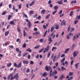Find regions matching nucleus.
I'll return each instance as SVG.
<instances>
[{
	"mask_svg": "<svg viewBox=\"0 0 80 80\" xmlns=\"http://www.w3.org/2000/svg\"><path fill=\"white\" fill-rule=\"evenodd\" d=\"M47 72H44L42 74V76L45 77V76H47Z\"/></svg>",
	"mask_w": 80,
	"mask_h": 80,
	"instance_id": "10",
	"label": "nucleus"
},
{
	"mask_svg": "<svg viewBox=\"0 0 80 80\" xmlns=\"http://www.w3.org/2000/svg\"><path fill=\"white\" fill-rule=\"evenodd\" d=\"M68 62L67 61L65 62V65H68Z\"/></svg>",
	"mask_w": 80,
	"mask_h": 80,
	"instance_id": "61",
	"label": "nucleus"
},
{
	"mask_svg": "<svg viewBox=\"0 0 80 80\" xmlns=\"http://www.w3.org/2000/svg\"><path fill=\"white\" fill-rule=\"evenodd\" d=\"M58 7L57 6H56L55 7H54V8L55 10H57V9H58Z\"/></svg>",
	"mask_w": 80,
	"mask_h": 80,
	"instance_id": "29",
	"label": "nucleus"
},
{
	"mask_svg": "<svg viewBox=\"0 0 80 80\" xmlns=\"http://www.w3.org/2000/svg\"><path fill=\"white\" fill-rule=\"evenodd\" d=\"M28 25H29V28H30V26H31V23H30V22H28Z\"/></svg>",
	"mask_w": 80,
	"mask_h": 80,
	"instance_id": "40",
	"label": "nucleus"
},
{
	"mask_svg": "<svg viewBox=\"0 0 80 80\" xmlns=\"http://www.w3.org/2000/svg\"><path fill=\"white\" fill-rule=\"evenodd\" d=\"M78 20H75L74 21V24L75 25L76 24H77V23H78Z\"/></svg>",
	"mask_w": 80,
	"mask_h": 80,
	"instance_id": "32",
	"label": "nucleus"
},
{
	"mask_svg": "<svg viewBox=\"0 0 80 80\" xmlns=\"http://www.w3.org/2000/svg\"><path fill=\"white\" fill-rule=\"evenodd\" d=\"M67 38L68 40H69V39H70V36H69V35H67Z\"/></svg>",
	"mask_w": 80,
	"mask_h": 80,
	"instance_id": "39",
	"label": "nucleus"
},
{
	"mask_svg": "<svg viewBox=\"0 0 80 80\" xmlns=\"http://www.w3.org/2000/svg\"><path fill=\"white\" fill-rule=\"evenodd\" d=\"M10 24H12V25H14L15 24V22H14V21H11L10 22Z\"/></svg>",
	"mask_w": 80,
	"mask_h": 80,
	"instance_id": "21",
	"label": "nucleus"
},
{
	"mask_svg": "<svg viewBox=\"0 0 80 80\" xmlns=\"http://www.w3.org/2000/svg\"><path fill=\"white\" fill-rule=\"evenodd\" d=\"M43 28H44V29H46V26H45V25H43Z\"/></svg>",
	"mask_w": 80,
	"mask_h": 80,
	"instance_id": "56",
	"label": "nucleus"
},
{
	"mask_svg": "<svg viewBox=\"0 0 80 80\" xmlns=\"http://www.w3.org/2000/svg\"><path fill=\"white\" fill-rule=\"evenodd\" d=\"M78 37V35H77L76 36H74L73 38V40H75V39H77Z\"/></svg>",
	"mask_w": 80,
	"mask_h": 80,
	"instance_id": "13",
	"label": "nucleus"
},
{
	"mask_svg": "<svg viewBox=\"0 0 80 80\" xmlns=\"http://www.w3.org/2000/svg\"><path fill=\"white\" fill-rule=\"evenodd\" d=\"M23 63H25V64H28V61L26 60H24L23 61Z\"/></svg>",
	"mask_w": 80,
	"mask_h": 80,
	"instance_id": "18",
	"label": "nucleus"
},
{
	"mask_svg": "<svg viewBox=\"0 0 80 80\" xmlns=\"http://www.w3.org/2000/svg\"><path fill=\"white\" fill-rule=\"evenodd\" d=\"M39 47H40V45H38V46H35L34 48V49H37V48H39Z\"/></svg>",
	"mask_w": 80,
	"mask_h": 80,
	"instance_id": "38",
	"label": "nucleus"
},
{
	"mask_svg": "<svg viewBox=\"0 0 80 80\" xmlns=\"http://www.w3.org/2000/svg\"><path fill=\"white\" fill-rule=\"evenodd\" d=\"M12 65V63L10 62V63H8L7 64V66L8 67H10V66Z\"/></svg>",
	"mask_w": 80,
	"mask_h": 80,
	"instance_id": "19",
	"label": "nucleus"
},
{
	"mask_svg": "<svg viewBox=\"0 0 80 80\" xmlns=\"http://www.w3.org/2000/svg\"><path fill=\"white\" fill-rule=\"evenodd\" d=\"M30 58V55H28V59H29V58Z\"/></svg>",
	"mask_w": 80,
	"mask_h": 80,
	"instance_id": "63",
	"label": "nucleus"
},
{
	"mask_svg": "<svg viewBox=\"0 0 80 80\" xmlns=\"http://www.w3.org/2000/svg\"><path fill=\"white\" fill-rule=\"evenodd\" d=\"M73 15V11H72L71 12L70 14V17H72Z\"/></svg>",
	"mask_w": 80,
	"mask_h": 80,
	"instance_id": "31",
	"label": "nucleus"
},
{
	"mask_svg": "<svg viewBox=\"0 0 80 80\" xmlns=\"http://www.w3.org/2000/svg\"><path fill=\"white\" fill-rule=\"evenodd\" d=\"M21 4H20L19 5H18L19 8H22V6H21Z\"/></svg>",
	"mask_w": 80,
	"mask_h": 80,
	"instance_id": "55",
	"label": "nucleus"
},
{
	"mask_svg": "<svg viewBox=\"0 0 80 80\" xmlns=\"http://www.w3.org/2000/svg\"><path fill=\"white\" fill-rule=\"evenodd\" d=\"M58 4H59V5H62L63 4V2H62V1H59L58 2Z\"/></svg>",
	"mask_w": 80,
	"mask_h": 80,
	"instance_id": "16",
	"label": "nucleus"
},
{
	"mask_svg": "<svg viewBox=\"0 0 80 80\" xmlns=\"http://www.w3.org/2000/svg\"><path fill=\"white\" fill-rule=\"evenodd\" d=\"M13 10H15V6L13 5Z\"/></svg>",
	"mask_w": 80,
	"mask_h": 80,
	"instance_id": "52",
	"label": "nucleus"
},
{
	"mask_svg": "<svg viewBox=\"0 0 80 80\" xmlns=\"http://www.w3.org/2000/svg\"><path fill=\"white\" fill-rule=\"evenodd\" d=\"M26 45H27V44L26 43H25L23 45V48H25L26 47Z\"/></svg>",
	"mask_w": 80,
	"mask_h": 80,
	"instance_id": "42",
	"label": "nucleus"
},
{
	"mask_svg": "<svg viewBox=\"0 0 80 80\" xmlns=\"http://www.w3.org/2000/svg\"><path fill=\"white\" fill-rule=\"evenodd\" d=\"M8 33H9V31L6 32L5 33V36L7 37L8 35Z\"/></svg>",
	"mask_w": 80,
	"mask_h": 80,
	"instance_id": "15",
	"label": "nucleus"
},
{
	"mask_svg": "<svg viewBox=\"0 0 80 80\" xmlns=\"http://www.w3.org/2000/svg\"><path fill=\"white\" fill-rule=\"evenodd\" d=\"M76 19H78V20H79V19H80V15L79 16H77Z\"/></svg>",
	"mask_w": 80,
	"mask_h": 80,
	"instance_id": "27",
	"label": "nucleus"
},
{
	"mask_svg": "<svg viewBox=\"0 0 80 80\" xmlns=\"http://www.w3.org/2000/svg\"><path fill=\"white\" fill-rule=\"evenodd\" d=\"M66 23V22L65 21V20H63L61 24V25H65Z\"/></svg>",
	"mask_w": 80,
	"mask_h": 80,
	"instance_id": "8",
	"label": "nucleus"
},
{
	"mask_svg": "<svg viewBox=\"0 0 80 80\" xmlns=\"http://www.w3.org/2000/svg\"><path fill=\"white\" fill-rule=\"evenodd\" d=\"M57 47H53L52 48V51H53V50H57Z\"/></svg>",
	"mask_w": 80,
	"mask_h": 80,
	"instance_id": "23",
	"label": "nucleus"
},
{
	"mask_svg": "<svg viewBox=\"0 0 80 80\" xmlns=\"http://www.w3.org/2000/svg\"><path fill=\"white\" fill-rule=\"evenodd\" d=\"M49 47H50L49 46H48L46 48H45L43 51V53H45L46 52H48V50H49Z\"/></svg>",
	"mask_w": 80,
	"mask_h": 80,
	"instance_id": "5",
	"label": "nucleus"
},
{
	"mask_svg": "<svg viewBox=\"0 0 80 80\" xmlns=\"http://www.w3.org/2000/svg\"><path fill=\"white\" fill-rule=\"evenodd\" d=\"M78 54V52L75 51L73 53V58L76 57L77 55Z\"/></svg>",
	"mask_w": 80,
	"mask_h": 80,
	"instance_id": "4",
	"label": "nucleus"
},
{
	"mask_svg": "<svg viewBox=\"0 0 80 80\" xmlns=\"http://www.w3.org/2000/svg\"><path fill=\"white\" fill-rule=\"evenodd\" d=\"M30 64L31 65H32V64H33V62L32 61H31L30 62Z\"/></svg>",
	"mask_w": 80,
	"mask_h": 80,
	"instance_id": "50",
	"label": "nucleus"
},
{
	"mask_svg": "<svg viewBox=\"0 0 80 80\" xmlns=\"http://www.w3.org/2000/svg\"><path fill=\"white\" fill-rule=\"evenodd\" d=\"M6 13H7V12L6 11H5L4 12H3L2 13V15H5Z\"/></svg>",
	"mask_w": 80,
	"mask_h": 80,
	"instance_id": "37",
	"label": "nucleus"
},
{
	"mask_svg": "<svg viewBox=\"0 0 80 80\" xmlns=\"http://www.w3.org/2000/svg\"><path fill=\"white\" fill-rule=\"evenodd\" d=\"M9 47H10V48H12L13 49V46L12 45H10L9 46Z\"/></svg>",
	"mask_w": 80,
	"mask_h": 80,
	"instance_id": "49",
	"label": "nucleus"
},
{
	"mask_svg": "<svg viewBox=\"0 0 80 80\" xmlns=\"http://www.w3.org/2000/svg\"><path fill=\"white\" fill-rule=\"evenodd\" d=\"M23 36L24 37H25V36L26 35V34L25 33V31H24L23 32Z\"/></svg>",
	"mask_w": 80,
	"mask_h": 80,
	"instance_id": "57",
	"label": "nucleus"
},
{
	"mask_svg": "<svg viewBox=\"0 0 80 80\" xmlns=\"http://www.w3.org/2000/svg\"><path fill=\"white\" fill-rule=\"evenodd\" d=\"M75 48V44H73L72 45V50H73V49Z\"/></svg>",
	"mask_w": 80,
	"mask_h": 80,
	"instance_id": "34",
	"label": "nucleus"
},
{
	"mask_svg": "<svg viewBox=\"0 0 80 80\" xmlns=\"http://www.w3.org/2000/svg\"><path fill=\"white\" fill-rule=\"evenodd\" d=\"M50 54H51V52H49L48 54L47 58H49L50 56Z\"/></svg>",
	"mask_w": 80,
	"mask_h": 80,
	"instance_id": "17",
	"label": "nucleus"
},
{
	"mask_svg": "<svg viewBox=\"0 0 80 80\" xmlns=\"http://www.w3.org/2000/svg\"><path fill=\"white\" fill-rule=\"evenodd\" d=\"M63 78V75H61V77L60 78V80H62Z\"/></svg>",
	"mask_w": 80,
	"mask_h": 80,
	"instance_id": "33",
	"label": "nucleus"
},
{
	"mask_svg": "<svg viewBox=\"0 0 80 80\" xmlns=\"http://www.w3.org/2000/svg\"><path fill=\"white\" fill-rule=\"evenodd\" d=\"M27 54H28V53H24L23 55V57H25V56H26V55H27Z\"/></svg>",
	"mask_w": 80,
	"mask_h": 80,
	"instance_id": "46",
	"label": "nucleus"
},
{
	"mask_svg": "<svg viewBox=\"0 0 80 80\" xmlns=\"http://www.w3.org/2000/svg\"><path fill=\"white\" fill-rule=\"evenodd\" d=\"M44 50V48L42 49L39 50V53H41L43 52V50Z\"/></svg>",
	"mask_w": 80,
	"mask_h": 80,
	"instance_id": "35",
	"label": "nucleus"
},
{
	"mask_svg": "<svg viewBox=\"0 0 80 80\" xmlns=\"http://www.w3.org/2000/svg\"><path fill=\"white\" fill-rule=\"evenodd\" d=\"M56 57H57V55H55L53 58V62H55V60L56 59Z\"/></svg>",
	"mask_w": 80,
	"mask_h": 80,
	"instance_id": "28",
	"label": "nucleus"
},
{
	"mask_svg": "<svg viewBox=\"0 0 80 80\" xmlns=\"http://www.w3.org/2000/svg\"><path fill=\"white\" fill-rule=\"evenodd\" d=\"M62 70H65L66 69V68H65L63 67H62L61 68Z\"/></svg>",
	"mask_w": 80,
	"mask_h": 80,
	"instance_id": "45",
	"label": "nucleus"
},
{
	"mask_svg": "<svg viewBox=\"0 0 80 80\" xmlns=\"http://www.w3.org/2000/svg\"><path fill=\"white\" fill-rule=\"evenodd\" d=\"M8 80L10 79L11 80H13V74L12 73L9 75L8 77Z\"/></svg>",
	"mask_w": 80,
	"mask_h": 80,
	"instance_id": "2",
	"label": "nucleus"
},
{
	"mask_svg": "<svg viewBox=\"0 0 80 80\" xmlns=\"http://www.w3.org/2000/svg\"><path fill=\"white\" fill-rule=\"evenodd\" d=\"M57 12V10L54 11L53 13V15H55V13H56Z\"/></svg>",
	"mask_w": 80,
	"mask_h": 80,
	"instance_id": "58",
	"label": "nucleus"
},
{
	"mask_svg": "<svg viewBox=\"0 0 80 80\" xmlns=\"http://www.w3.org/2000/svg\"><path fill=\"white\" fill-rule=\"evenodd\" d=\"M11 17H12V16H10V15H9V16L8 18V20H10V18H11Z\"/></svg>",
	"mask_w": 80,
	"mask_h": 80,
	"instance_id": "48",
	"label": "nucleus"
},
{
	"mask_svg": "<svg viewBox=\"0 0 80 80\" xmlns=\"http://www.w3.org/2000/svg\"><path fill=\"white\" fill-rule=\"evenodd\" d=\"M65 54H64L62 55L61 56V58H62V57H64V56H65Z\"/></svg>",
	"mask_w": 80,
	"mask_h": 80,
	"instance_id": "64",
	"label": "nucleus"
},
{
	"mask_svg": "<svg viewBox=\"0 0 80 80\" xmlns=\"http://www.w3.org/2000/svg\"><path fill=\"white\" fill-rule=\"evenodd\" d=\"M73 75V72H69V76H72Z\"/></svg>",
	"mask_w": 80,
	"mask_h": 80,
	"instance_id": "22",
	"label": "nucleus"
},
{
	"mask_svg": "<svg viewBox=\"0 0 80 80\" xmlns=\"http://www.w3.org/2000/svg\"><path fill=\"white\" fill-rule=\"evenodd\" d=\"M35 3V1H33L30 4H29V6L31 7V6H32L33 4H34Z\"/></svg>",
	"mask_w": 80,
	"mask_h": 80,
	"instance_id": "11",
	"label": "nucleus"
},
{
	"mask_svg": "<svg viewBox=\"0 0 80 80\" xmlns=\"http://www.w3.org/2000/svg\"><path fill=\"white\" fill-rule=\"evenodd\" d=\"M65 58H63L61 61V63H63V62H64L65 61Z\"/></svg>",
	"mask_w": 80,
	"mask_h": 80,
	"instance_id": "24",
	"label": "nucleus"
},
{
	"mask_svg": "<svg viewBox=\"0 0 80 80\" xmlns=\"http://www.w3.org/2000/svg\"><path fill=\"white\" fill-rule=\"evenodd\" d=\"M45 12H46V10L45 9H43L41 11V13L42 14H44L45 13Z\"/></svg>",
	"mask_w": 80,
	"mask_h": 80,
	"instance_id": "9",
	"label": "nucleus"
},
{
	"mask_svg": "<svg viewBox=\"0 0 80 80\" xmlns=\"http://www.w3.org/2000/svg\"><path fill=\"white\" fill-rule=\"evenodd\" d=\"M69 50H70V48H69L66 49L65 50V51L64 52V53H67V52H68V51Z\"/></svg>",
	"mask_w": 80,
	"mask_h": 80,
	"instance_id": "20",
	"label": "nucleus"
},
{
	"mask_svg": "<svg viewBox=\"0 0 80 80\" xmlns=\"http://www.w3.org/2000/svg\"><path fill=\"white\" fill-rule=\"evenodd\" d=\"M33 11L32 10L31 11L29 12V13L31 15V14H33Z\"/></svg>",
	"mask_w": 80,
	"mask_h": 80,
	"instance_id": "36",
	"label": "nucleus"
},
{
	"mask_svg": "<svg viewBox=\"0 0 80 80\" xmlns=\"http://www.w3.org/2000/svg\"><path fill=\"white\" fill-rule=\"evenodd\" d=\"M47 31H46L45 32V33L43 35V37H45L46 35L47 34Z\"/></svg>",
	"mask_w": 80,
	"mask_h": 80,
	"instance_id": "47",
	"label": "nucleus"
},
{
	"mask_svg": "<svg viewBox=\"0 0 80 80\" xmlns=\"http://www.w3.org/2000/svg\"><path fill=\"white\" fill-rule=\"evenodd\" d=\"M45 69L46 71H49V70H50L51 69V68L50 67H48L47 66H46Z\"/></svg>",
	"mask_w": 80,
	"mask_h": 80,
	"instance_id": "7",
	"label": "nucleus"
},
{
	"mask_svg": "<svg viewBox=\"0 0 80 80\" xmlns=\"http://www.w3.org/2000/svg\"><path fill=\"white\" fill-rule=\"evenodd\" d=\"M58 28H59V25H57L56 26V29H58Z\"/></svg>",
	"mask_w": 80,
	"mask_h": 80,
	"instance_id": "44",
	"label": "nucleus"
},
{
	"mask_svg": "<svg viewBox=\"0 0 80 80\" xmlns=\"http://www.w3.org/2000/svg\"><path fill=\"white\" fill-rule=\"evenodd\" d=\"M17 63H14V66L17 68H20L22 67V62H20L19 64L17 65Z\"/></svg>",
	"mask_w": 80,
	"mask_h": 80,
	"instance_id": "1",
	"label": "nucleus"
},
{
	"mask_svg": "<svg viewBox=\"0 0 80 80\" xmlns=\"http://www.w3.org/2000/svg\"><path fill=\"white\" fill-rule=\"evenodd\" d=\"M24 16L26 17V18H28V17H27V15L25 14H24Z\"/></svg>",
	"mask_w": 80,
	"mask_h": 80,
	"instance_id": "62",
	"label": "nucleus"
},
{
	"mask_svg": "<svg viewBox=\"0 0 80 80\" xmlns=\"http://www.w3.org/2000/svg\"><path fill=\"white\" fill-rule=\"evenodd\" d=\"M30 72V70L29 69V68H28L26 70L27 73H28Z\"/></svg>",
	"mask_w": 80,
	"mask_h": 80,
	"instance_id": "41",
	"label": "nucleus"
},
{
	"mask_svg": "<svg viewBox=\"0 0 80 80\" xmlns=\"http://www.w3.org/2000/svg\"><path fill=\"white\" fill-rule=\"evenodd\" d=\"M78 64H79V63H77L75 64V67L76 68H78Z\"/></svg>",
	"mask_w": 80,
	"mask_h": 80,
	"instance_id": "30",
	"label": "nucleus"
},
{
	"mask_svg": "<svg viewBox=\"0 0 80 80\" xmlns=\"http://www.w3.org/2000/svg\"><path fill=\"white\" fill-rule=\"evenodd\" d=\"M57 73V71H55L54 72H53L52 73V76H53L54 75H56Z\"/></svg>",
	"mask_w": 80,
	"mask_h": 80,
	"instance_id": "14",
	"label": "nucleus"
},
{
	"mask_svg": "<svg viewBox=\"0 0 80 80\" xmlns=\"http://www.w3.org/2000/svg\"><path fill=\"white\" fill-rule=\"evenodd\" d=\"M62 10H61L59 12V14L60 15V14H62Z\"/></svg>",
	"mask_w": 80,
	"mask_h": 80,
	"instance_id": "59",
	"label": "nucleus"
},
{
	"mask_svg": "<svg viewBox=\"0 0 80 80\" xmlns=\"http://www.w3.org/2000/svg\"><path fill=\"white\" fill-rule=\"evenodd\" d=\"M13 79H15V78H16V79L17 80H18V78H19V77L18 76V74H16L13 77Z\"/></svg>",
	"mask_w": 80,
	"mask_h": 80,
	"instance_id": "6",
	"label": "nucleus"
},
{
	"mask_svg": "<svg viewBox=\"0 0 80 80\" xmlns=\"http://www.w3.org/2000/svg\"><path fill=\"white\" fill-rule=\"evenodd\" d=\"M58 65V62L56 63L55 66L57 67Z\"/></svg>",
	"mask_w": 80,
	"mask_h": 80,
	"instance_id": "60",
	"label": "nucleus"
},
{
	"mask_svg": "<svg viewBox=\"0 0 80 80\" xmlns=\"http://www.w3.org/2000/svg\"><path fill=\"white\" fill-rule=\"evenodd\" d=\"M50 14H48L47 16H46V19H47V18H48L50 17Z\"/></svg>",
	"mask_w": 80,
	"mask_h": 80,
	"instance_id": "26",
	"label": "nucleus"
},
{
	"mask_svg": "<svg viewBox=\"0 0 80 80\" xmlns=\"http://www.w3.org/2000/svg\"><path fill=\"white\" fill-rule=\"evenodd\" d=\"M17 29L18 30V32H19V33H20V28H17Z\"/></svg>",
	"mask_w": 80,
	"mask_h": 80,
	"instance_id": "53",
	"label": "nucleus"
},
{
	"mask_svg": "<svg viewBox=\"0 0 80 80\" xmlns=\"http://www.w3.org/2000/svg\"><path fill=\"white\" fill-rule=\"evenodd\" d=\"M9 45V43H8L6 42L5 43V46H7V45Z\"/></svg>",
	"mask_w": 80,
	"mask_h": 80,
	"instance_id": "54",
	"label": "nucleus"
},
{
	"mask_svg": "<svg viewBox=\"0 0 80 80\" xmlns=\"http://www.w3.org/2000/svg\"><path fill=\"white\" fill-rule=\"evenodd\" d=\"M48 40L49 42L48 43V45H49V44H50V43L52 42V39L51 38V37L48 38Z\"/></svg>",
	"mask_w": 80,
	"mask_h": 80,
	"instance_id": "12",
	"label": "nucleus"
},
{
	"mask_svg": "<svg viewBox=\"0 0 80 80\" xmlns=\"http://www.w3.org/2000/svg\"><path fill=\"white\" fill-rule=\"evenodd\" d=\"M54 29V27L53 26L52 27L51 29V32H53V31Z\"/></svg>",
	"mask_w": 80,
	"mask_h": 80,
	"instance_id": "25",
	"label": "nucleus"
},
{
	"mask_svg": "<svg viewBox=\"0 0 80 80\" xmlns=\"http://www.w3.org/2000/svg\"><path fill=\"white\" fill-rule=\"evenodd\" d=\"M40 42L41 43H42V42H43V39H40Z\"/></svg>",
	"mask_w": 80,
	"mask_h": 80,
	"instance_id": "43",
	"label": "nucleus"
},
{
	"mask_svg": "<svg viewBox=\"0 0 80 80\" xmlns=\"http://www.w3.org/2000/svg\"><path fill=\"white\" fill-rule=\"evenodd\" d=\"M35 33L37 35H38L40 33V32H35Z\"/></svg>",
	"mask_w": 80,
	"mask_h": 80,
	"instance_id": "51",
	"label": "nucleus"
},
{
	"mask_svg": "<svg viewBox=\"0 0 80 80\" xmlns=\"http://www.w3.org/2000/svg\"><path fill=\"white\" fill-rule=\"evenodd\" d=\"M75 28H70V25H69L68 27V32H69L70 30V32H72L73 30H74Z\"/></svg>",
	"mask_w": 80,
	"mask_h": 80,
	"instance_id": "3",
	"label": "nucleus"
}]
</instances>
